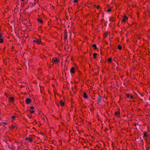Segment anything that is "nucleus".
Returning <instances> with one entry per match:
<instances>
[{
    "instance_id": "obj_2",
    "label": "nucleus",
    "mask_w": 150,
    "mask_h": 150,
    "mask_svg": "<svg viewBox=\"0 0 150 150\" xmlns=\"http://www.w3.org/2000/svg\"><path fill=\"white\" fill-rule=\"evenodd\" d=\"M31 102V99L29 98H27L25 99V103L27 104H29Z\"/></svg>"
},
{
    "instance_id": "obj_17",
    "label": "nucleus",
    "mask_w": 150,
    "mask_h": 150,
    "mask_svg": "<svg viewBox=\"0 0 150 150\" xmlns=\"http://www.w3.org/2000/svg\"><path fill=\"white\" fill-rule=\"evenodd\" d=\"M115 114L116 115H119L120 112H115Z\"/></svg>"
},
{
    "instance_id": "obj_31",
    "label": "nucleus",
    "mask_w": 150,
    "mask_h": 150,
    "mask_svg": "<svg viewBox=\"0 0 150 150\" xmlns=\"http://www.w3.org/2000/svg\"><path fill=\"white\" fill-rule=\"evenodd\" d=\"M24 13H25V12L24 11Z\"/></svg>"
},
{
    "instance_id": "obj_19",
    "label": "nucleus",
    "mask_w": 150,
    "mask_h": 150,
    "mask_svg": "<svg viewBox=\"0 0 150 150\" xmlns=\"http://www.w3.org/2000/svg\"><path fill=\"white\" fill-rule=\"evenodd\" d=\"M17 127L15 126H14V125H12V128L14 129L15 128H16V129H17Z\"/></svg>"
},
{
    "instance_id": "obj_23",
    "label": "nucleus",
    "mask_w": 150,
    "mask_h": 150,
    "mask_svg": "<svg viewBox=\"0 0 150 150\" xmlns=\"http://www.w3.org/2000/svg\"><path fill=\"white\" fill-rule=\"evenodd\" d=\"M100 7V6L99 5H98V6H97L96 7V8L97 9H98Z\"/></svg>"
},
{
    "instance_id": "obj_4",
    "label": "nucleus",
    "mask_w": 150,
    "mask_h": 150,
    "mask_svg": "<svg viewBox=\"0 0 150 150\" xmlns=\"http://www.w3.org/2000/svg\"><path fill=\"white\" fill-rule=\"evenodd\" d=\"M64 33H65V35H64V40H66L67 39V31H66V30L64 31Z\"/></svg>"
},
{
    "instance_id": "obj_10",
    "label": "nucleus",
    "mask_w": 150,
    "mask_h": 150,
    "mask_svg": "<svg viewBox=\"0 0 150 150\" xmlns=\"http://www.w3.org/2000/svg\"><path fill=\"white\" fill-rule=\"evenodd\" d=\"M14 99V98L12 97H11L9 98V100L10 101L12 102Z\"/></svg>"
},
{
    "instance_id": "obj_5",
    "label": "nucleus",
    "mask_w": 150,
    "mask_h": 150,
    "mask_svg": "<svg viewBox=\"0 0 150 150\" xmlns=\"http://www.w3.org/2000/svg\"><path fill=\"white\" fill-rule=\"evenodd\" d=\"M127 19V17L126 16H125L122 20V22H124Z\"/></svg>"
},
{
    "instance_id": "obj_21",
    "label": "nucleus",
    "mask_w": 150,
    "mask_h": 150,
    "mask_svg": "<svg viewBox=\"0 0 150 150\" xmlns=\"http://www.w3.org/2000/svg\"><path fill=\"white\" fill-rule=\"evenodd\" d=\"M126 96L128 98L129 97H130V95L129 94H126Z\"/></svg>"
},
{
    "instance_id": "obj_18",
    "label": "nucleus",
    "mask_w": 150,
    "mask_h": 150,
    "mask_svg": "<svg viewBox=\"0 0 150 150\" xmlns=\"http://www.w3.org/2000/svg\"><path fill=\"white\" fill-rule=\"evenodd\" d=\"M111 10H112V8H111L108 9V10L107 11L108 12H110V11H111Z\"/></svg>"
},
{
    "instance_id": "obj_25",
    "label": "nucleus",
    "mask_w": 150,
    "mask_h": 150,
    "mask_svg": "<svg viewBox=\"0 0 150 150\" xmlns=\"http://www.w3.org/2000/svg\"><path fill=\"white\" fill-rule=\"evenodd\" d=\"M30 112L31 113H34V111L33 110H31V111H30Z\"/></svg>"
},
{
    "instance_id": "obj_11",
    "label": "nucleus",
    "mask_w": 150,
    "mask_h": 150,
    "mask_svg": "<svg viewBox=\"0 0 150 150\" xmlns=\"http://www.w3.org/2000/svg\"><path fill=\"white\" fill-rule=\"evenodd\" d=\"M60 104L62 106H63L64 105V103L62 101V100L60 101Z\"/></svg>"
},
{
    "instance_id": "obj_6",
    "label": "nucleus",
    "mask_w": 150,
    "mask_h": 150,
    "mask_svg": "<svg viewBox=\"0 0 150 150\" xmlns=\"http://www.w3.org/2000/svg\"><path fill=\"white\" fill-rule=\"evenodd\" d=\"M98 100L100 103L101 101V98L100 96H99L97 97Z\"/></svg>"
},
{
    "instance_id": "obj_30",
    "label": "nucleus",
    "mask_w": 150,
    "mask_h": 150,
    "mask_svg": "<svg viewBox=\"0 0 150 150\" xmlns=\"http://www.w3.org/2000/svg\"><path fill=\"white\" fill-rule=\"evenodd\" d=\"M24 13H25V12L24 11Z\"/></svg>"
},
{
    "instance_id": "obj_13",
    "label": "nucleus",
    "mask_w": 150,
    "mask_h": 150,
    "mask_svg": "<svg viewBox=\"0 0 150 150\" xmlns=\"http://www.w3.org/2000/svg\"><path fill=\"white\" fill-rule=\"evenodd\" d=\"M92 47H94V49L96 50L97 49L96 45V44H93L92 45Z\"/></svg>"
},
{
    "instance_id": "obj_16",
    "label": "nucleus",
    "mask_w": 150,
    "mask_h": 150,
    "mask_svg": "<svg viewBox=\"0 0 150 150\" xmlns=\"http://www.w3.org/2000/svg\"><path fill=\"white\" fill-rule=\"evenodd\" d=\"M38 21L40 23H43V21L42 20H40V19H38Z\"/></svg>"
},
{
    "instance_id": "obj_28",
    "label": "nucleus",
    "mask_w": 150,
    "mask_h": 150,
    "mask_svg": "<svg viewBox=\"0 0 150 150\" xmlns=\"http://www.w3.org/2000/svg\"><path fill=\"white\" fill-rule=\"evenodd\" d=\"M30 108L31 109H33L34 108V107L33 106H32L30 107Z\"/></svg>"
},
{
    "instance_id": "obj_29",
    "label": "nucleus",
    "mask_w": 150,
    "mask_h": 150,
    "mask_svg": "<svg viewBox=\"0 0 150 150\" xmlns=\"http://www.w3.org/2000/svg\"><path fill=\"white\" fill-rule=\"evenodd\" d=\"M21 1H24V0H21Z\"/></svg>"
},
{
    "instance_id": "obj_14",
    "label": "nucleus",
    "mask_w": 150,
    "mask_h": 150,
    "mask_svg": "<svg viewBox=\"0 0 150 150\" xmlns=\"http://www.w3.org/2000/svg\"><path fill=\"white\" fill-rule=\"evenodd\" d=\"M93 57L94 58H97V54L96 53H94L93 54Z\"/></svg>"
},
{
    "instance_id": "obj_8",
    "label": "nucleus",
    "mask_w": 150,
    "mask_h": 150,
    "mask_svg": "<svg viewBox=\"0 0 150 150\" xmlns=\"http://www.w3.org/2000/svg\"><path fill=\"white\" fill-rule=\"evenodd\" d=\"M3 42V39L2 37L1 34L0 33V43H2Z\"/></svg>"
},
{
    "instance_id": "obj_24",
    "label": "nucleus",
    "mask_w": 150,
    "mask_h": 150,
    "mask_svg": "<svg viewBox=\"0 0 150 150\" xmlns=\"http://www.w3.org/2000/svg\"><path fill=\"white\" fill-rule=\"evenodd\" d=\"M147 135H146V133H145L144 134V137H146L147 136Z\"/></svg>"
},
{
    "instance_id": "obj_22",
    "label": "nucleus",
    "mask_w": 150,
    "mask_h": 150,
    "mask_svg": "<svg viewBox=\"0 0 150 150\" xmlns=\"http://www.w3.org/2000/svg\"><path fill=\"white\" fill-rule=\"evenodd\" d=\"M77 2V0H74V3H76Z\"/></svg>"
},
{
    "instance_id": "obj_27",
    "label": "nucleus",
    "mask_w": 150,
    "mask_h": 150,
    "mask_svg": "<svg viewBox=\"0 0 150 150\" xmlns=\"http://www.w3.org/2000/svg\"><path fill=\"white\" fill-rule=\"evenodd\" d=\"M12 118L14 119L15 118V117L14 116H12Z\"/></svg>"
},
{
    "instance_id": "obj_3",
    "label": "nucleus",
    "mask_w": 150,
    "mask_h": 150,
    "mask_svg": "<svg viewBox=\"0 0 150 150\" xmlns=\"http://www.w3.org/2000/svg\"><path fill=\"white\" fill-rule=\"evenodd\" d=\"M34 42H36L38 44H40L41 42V41L38 39L34 40H33Z\"/></svg>"
},
{
    "instance_id": "obj_9",
    "label": "nucleus",
    "mask_w": 150,
    "mask_h": 150,
    "mask_svg": "<svg viewBox=\"0 0 150 150\" xmlns=\"http://www.w3.org/2000/svg\"><path fill=\"white\" fill-rule=\"evenodd\" d=\"M83 97L85 98H87V96L86 93L85 92H84L83 93Z\"/></svg>"
},
{
    "instance_id": "obj_1",
    "label": "nucleus",
    "mask_w": 150,
    "mask_h": 150,
    "mask_svg": "<svg viewBox=\"0 0 150 150\" xmlns=\"http://www.w3.org/2000/svg\"><path fill=\"white\" fill-rule=\"evenodd\" d=\"M52 61L53 62H54L56 63H58L59 61V60H58L57 57L53 58L52 59Z\"/></svg>"
},
{
    "instance_id": "obj_20",
    "label": "nucleus",
    "mask_w": 150,
    "mask_h": 150,
    "mask_svg": "<svg viewBox=\"0 0 150 150\" xmlns=\"http://www.w3.org/2000/svg\"><path fill=\"white\" fill-rule=\"evenodd\" d=\"M108 61L110 62H111L112 61V59L111 58H109L108 59Z\"/></svg>"
},
{
    "instance_id": "obj_12",
    "label": "nucleus",
    "mask_w": 150,
    "mask_h": 150,
    "mask_svg": "<svg viewBox=\"0 0 150 150\" xmlns=\"http://www.w3.org/2000/svg\"><path fill=\"white\" fill-rule=\"evenodd\" d=\"M25 140H29L30 142H32V139H31L30 138H28V137L26 138Z\"/></svg>"
},
{
    "instance_id": "obj_26",
    "label": "nucleus",
    "mask_w": 150,
    "mask_h": 150,
    "mask_svg": "<svg viewBox=\"0 0 150 150\" xmlns=\"http://www.w3.org/2000/svg\"><path fill=\"white\" fill-rule=\"evenodd\" d=\"M130 98L131 99H132L133 98V96L132 95H130Z\"/></svg>"
},
{
    "instance_id": "obj_7",
    "label": "nucleus",
    "mask_w": 150,
    "mask_h": 150,
    "mask_svg": "<svg viewBox=\"0 0 150 150\" xmlns=\"http://www.w3.org/2000/svg\"><path fill=\"white\" fill-rule=\"evenodd\" d=\"M70 72L71 73H74L75 72V70H74V68L73 67H72L71 69Z\"/></svg>"
},
{
    "instance_id": "obj_15",
    "label": "nucleus",
    "mask_w": 150,
    "mask_h": 150,
    "mask_svg": "<svg viewBox=\"0 0 150 150\" xmlns=\"http://www.w3.org/2000/svg\"><path fill=\"white\" fill-rule=\"evenodd\" d=\"M117 48L118 49L121 50L122 49V47L121 45H119L118 46Z\"/></svg>"
}]
</instances>
